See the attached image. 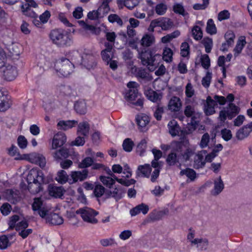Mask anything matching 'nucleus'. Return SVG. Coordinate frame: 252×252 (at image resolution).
Segmentation results:
<instances>
[{
	"instance_id": "nucleus-1",
	"label": "nucleus",
	"mask_w": 252,
	"mask_h": 252,
	"mask_svg": "<svg viewBox=\"0 0 252 252\" xmlns=\"http://www.w3.org/2000/svg\"><path fill=\"white\" fill-rule=\"evenodd\" d=\"M34 215H38L46 220V222L52 225H60L63 223V218L56 213L49 214L50 208L44 204L41 198H35L32 204Z\"/></svg>"
},
{
	"instance_id": "nucleus-2",
	"label": "nucleus",
	"mask_w": 252,
	"mask_h": 252,
	"mask_svg": "<svg viewBox=\"0 0 252 252\" xmlns=\"http://www.w3.org/2000/svg\"><path fill=\"white\" fill-rule=\"evenodd\" d=\"M49 37L52 43L59 47L70 46L73 43L69 34L63 29H57L51 31Z\"/></svg>"
},
{
	"instance_id": "nucleus-3",
	"label": "nucleus",
	"mask_w": 252,
	"mask_h": 252,
	"mask_svg": "<svg viewBox=\"0 0 252 252\" xmlns=\"http://www.w3.org/2000/svg\"><path fill=\"white\" fill-rule=\"evenodd\" d=\"M55 68L59 74L67 77L72 72L74 65L68 59L62 58L56 61Z\"/></svg>"
},
{
	"instance_id": "nucleus-4",
	"label": "nucleus",
	"mask_w": 252,
	"mask_h": 252,
	"mask_svg": "<svg viewBox=\"0 0 252 252\" xmlns=\"http://www.w3.org/2000/svg\"><path fill=\"white\" fill-rule=\"evenodd\" d=\"M76 213L81 215L85 222L91 224H96L98 222V220L95 217L98 214V212L92 208L88 207L80 208L76 211Z\"/></svg>"
},
{
	"instance_id": "nucleus-5",
	"label": "nucleus",
	"mask_w": 252,
	"mask_h": 252,
	"mask_svg": "<svg viewBox=\"0 0 252 252\" xmlns=\"http://www.w3.org/2000/svg\"><path fill=\"white\" fill-rule=\"evenodd\" d=\"M160 55L156 54L153 56L151 52H142L140 55V59L142 64L148 67L151 71L154 70L157 67V64L155 63L157 58H160Z\"/></svg>"
},
{
	"instance_id": "nucleus-6",
	"label": "nucleus",
	"mask_w": 252,
	"mask_h": 252,
	"mask_svg": "<svg viewBox=\"0 0 252 252\" xmlns=\"http://www.w3.org/2000/svg\"><path fill=\"white\" fill-rule=\"evenodd\" d=\"M174 144L175 147L174 150L177 153H180L178 154V158L182 162H187L189 160L190 158L194 155V150L189 148L182 152V148L183 144L182 143L180 142H175Z\"/></svg>"
},
{
	"instance_id": "nucleus-7",
	"label": "nucleus",
	"mask_w": 252,
	"mask_h": 252,
	"mask_svg": "<svg viewBox=\"0 0 252 252\" xmlns=\"http://www.w3.org/2000/svg\"><path fill=\"white\" fill-rule=\"evenodd\" d=\"M173 26V22L167 18L161 17L152 21V27H159L164 31L171 29Z\"/></svg>"
},
{
	"instance_id": "nucleus-8",
	"label": "nucleus",
	"mask_w": 252,
	"mask_h": 252,
	"mask_svg": "<svg viewBox=\"0 0 252 252\" xmlns=\"http://www.w3.org/2000/svg\"><path fill=\"white\" fill-rule=\"evenodd\" d=\"M27 181L28 183L32 182H44V175L42 171L37 168H32L29 172Z\"/></svg>"
},
{
	"instance_id": "nucleus-9",
	"label": "nucleus",
	"mask_w": 252,
	"mask_h": 252,
	"mask_svg": "<svg viewBox=\"0 0 252 252\" xmlns=\"http://www.w3.org/2000/svg\"><path fill=\"white\" fill-rule=\"evenodd\" d=\"M87 69H90L96 65V57L92 53H84L81 56V63Z\"/></svg>"
},
{
	"instance_id": "nucleus-10",
	"label": "nucleus",
	"mask_w": 252,
	"mask_h": 252,
	"mask_svg": "<svg viewBox=\"0 0 252 252\" xmlns=\"http://www.w3.org/2000/svg\"><path fill=\"white\" fill-rule=\"evenodd\" d=\"M139 85L136 82H129L127 84V87L129 90L126 94V96L129 101H133L138 96V87Z\"/></svg>"
},
{
	"instance_id": "nucleus-11",
	"label": "nucleus",
	"mask_w": 252,
	"mask_h": 252,
	"mask_svg": "<svg viewBox=\"0 0 252 252\" xmlns=\"http://www.w3.org/2000/svg\"><path fill=\"white\" fill-rule=\"evenodd\" d=\"M112 44L104 43L105 49L101 52L102 59L107 65L114 57V50L113 49Z\"/></svg>"
},
{
	"instance_id": "nucleus-12",
	"label": "nucleus",
	"mask_w": 252,
	"mask_h": 252,
	"mask_svg": "<svg viewBox=\"0 0 252 252\" xmlns=\"http://www.w3.org/2000/svg\"><path fill=\"white\" fill-rule=\"evenodd\" d=\"M206 151L203 150L198 152L195 155L193 162V167L194 168L198 169L205 166L206 162L204 158V155H206Z\"/></svg>"
},
{
	"instance_id": "nucleus-13",
	"label": "nucleus",
	"mask_w": 252,
	"mask_h": 252,
	"mask_svg": "<svg viewBox=\"0 0 252 252\" xmlns=\"http://www.w3.org/2000/svg\"><path fill=\"white\" fill-rule=\"evenodd\" d=\"M88 170L87 169H84L82 171H72L70 174L71 179L69 180V182L70 184H73L78 181L82 182L86 179L88 176Z\"/></svg>"
},
{
	"instance_id": "nucleus-14",
	"label": "nucleus",
	"mask_w": 252,
	"mask_h": 252,
	"mask_svg": "<svg viewBox=\"0 0 252 252\" xmlns=\"http://www.w3.org/2000/svg\"><path fill=\"white\" fill-rule=\"evenodd\" d=\"M29 160L32 163L38 165L41 168L45 166L46 162L45 158L41 154L33 153L29 155Z\"/></svg>"
},
{
	"instance_id": "nucleus-15",
	"label": "nucleus",
	"mask_w": 252,
	"mask_h": 252,
	"mask_svg": "<svg viewBox=\"0 0 252 252\" xmlns=\"http://www.w3.org/2000/svg\"><path fill=\"white\" fill-rule=\"evenodd\" d=\"M4 79L10 81L13 80L18 75V71L15 66L8 64L3 70Z\"/></svg>"
},
{
	"instance_id": "nucleus-16",
	"label": "nucleus",
	"mask_w": 252,
	"mask_h": 252,
	"mask_svg": "<svg viewBox=\"0 0 252 252\" xmlns=\"http://www.w3.org/2000/svg\"><path fill=\"white\" fill-rule=\"evenodd\" d=\"M66 141V137L64 133L63 132H58L54 136L52 148L53 149H56L58 148L61 147L63 146Z\"/></svg>"
},
{
	"instance_id": "nucleus-17",
	"label": "nucleus",
	"mask_w": 252,
	"mask_h": 252,
	"mask_svg": "<svg viewBox=\"0 0 252 252\" xmlns=\"http://www.w3.org/2000/svg\"><path fill=\"white\" fill-rule=\"evenodd\" d=\"M217 105V103H216V101L212 99L211 96H208L207 97L203 109L205 115L210 116L214 114L216 112L215 107Z\"/></svg>"
},
{
	"instance_id": "nucleus-18",
	"label": "nucleus",
	"mask_w": 252,
	"mask_h": 252,
	"mask_svg": "<svg viewBox=\"0 0 252 252\" xmlns=\"http://www.w3.org/2000/svg\"><path fill=\"white\" fill-rule=\"evenodd\" d=\"M182 106L181 99L177 96H172L169 100L168 104V108L171 112H178L180 111Z\"/></svg>"
},
{
	"instance_id": "nucleus-19",
	"label": "nucleus",
	"mask_w": 252,
	"mask_h": 252,
	"mask_svg": "<svg viewBox=\"0 0 252 252\" xmlns=\"http://www.w3.org/2000/svg\"><path fill=\"white\" fill-rule=\"evenodd\" d=\"M152 171V167L149 164H145L138 166L136 171L137 176L149 178Z\"/></svg>"
},
{
	"instance_id": "nucleus-20",
	"label": "nucleus",
	"mask_w": 252,
	"mask_h": 252,
	"mask_svg": "<svg viewBox=\"0 0 252 252\" xmlns=\"http://www.w3.org/2000/svg\"><path fill=\"white\" fill-rule=\"evenodd\" d=\"M151 167H152L155 168L151 174L150 179L151 181L154 183L159 177V173L161 169V165L160 164V162H158V160H155V159H154L151 162Z\"/></svg>"
},
{
	"instance_id": "nucleus-21",
	"label": "nucleus",
	"mask_w": 252,
	"mask_h": 252,
	"mask_svg": "<svg viewBox=\"0 0 252 252\" xmlns=\"http://www.w3.org/2000/svg\"><path fill=\"white\" fill-rule=\"evenodd\" d=\"M214 188L211 191L212 195L216 196L219 194L224 189V185L220 176L214 180Z\"/></svg>"
},
{
	"instance_id": "nucleus-22",
	"label": "nucleus",
	"mask_w": 252,
	"mask_h": 252,
	"mask_svg": "<svg viewBox=\"0 0 252 252\" xmlns=\"http://www.w3.org/2000/svg\"><path fill=\"white\" fill-rule=\"evenodd\" d=\"M252 131V129L248 124L243 126L237 131L236 137L238 140H243L247 137Z\"/></svg>"
},
{
	"instance_id": "nucleus-23",
	"label": "nucleus",
	"mask_w": 252,
	"mask_h": 252,
	"mask_svg": "<svg viewBox=\"0 0 252 252\" xmlns=\"http://www.w3.org/2000/svg\"><path fill=\"white\" fill-rule=\"evenodd\" d=\"M136 122L141 130L145 131L146 130V126L150 122V118L147 115L142 114L137 116Z\"/></svg>"
},
{
	"instance_id": "nucleus-24",
	"label": "nucleus",
	"mask_w": 252,
	"mask_h": 252,
	"mask_svg": "<svg viewBox=\"0 0 252 252\" xmlns=\"http://www.w3.org/2000/svg\"><path fill=\"white\" fill-rule=\"evenodd\" d=\"M149 210V208L148 205L141 203L131 209L130 214L131 216H135L141 212L145 215L148 213Z\"/></svg>"
},
{
	"instance_id": "nucleus-25",
	"label": "nucleus",
	"mask_w": 252,
	"mask_h": 252,
	"mask_svg": "<svg viewBox=\"0 0 252 252\" xmlns=\"http://www.w3.org/2000/svg\"><path fill=\"white\" fill-rule=\"evenodd\" d=\"M184 114L187 117H191V120L193 121H195L196 119H198L200 116V113L195 112L194 107L190 105H188L185 107Z\"/></svg>"
},
{
	"instance_id": "nucleus-26",
	"label": "nucleus",
	"mask_w": 252,
	"mask_h": 252,
	"mask_svg": "<svg viewBox=\"0 0 252 252\" xmlns=\"http://www.w3.org/2000/svg\"><path fill=\"white\" fill-rule=\"evenodd\" d=\"M8 96L0 90V111H5L10 107Z\"/></svg>"
},
{
	"instance_id": "nucleus-27",
	"label": "nucleus",
	"mask_w": 252,
	"mask_h": 252,
	"mask_svg": "<svg viewBox=\"0 0 252 252\" xmlns=\"http://www.w3.org/2000/svg\"><path fill=\"white\" fill-rule=\"evenodd\" d=\"M239 108L232 103H230L226 108L225 110L227 113V117L231 120L239 113Z\"/></svg>"
},
{
	"instance_id": "nucleus-28",
	"label": "nucleus",
	"mask_w": 252,
	"mask_h": 252,
	"mask_svg": "<svg viewBox=\"0 0 252 252\" xmlns=\"http://www.w3.org/2000/svg\"><path fill=\"white\" fill-rule=\"evenodd\" d=\"M78 124V122L75 120H69V121H60L58 123V126L59 127V129L66 130L69 128L73 127Z\"/></svg>"
},
{
	"instance_id": "nucleus-29",
	"label": "nucleus",
	"mask_w": 252,
	"mask_h": 252,
	"mask_svg": "<svg viewBox=\"0 0 252 252\" xmlns=\"http://www.w3.org/2000/svg\"><path fill=\"white\" fill-rule=\"evenodd\" d=\"M169 133L172 136L177 135L180 131V127L178 123L175 120L170 121L168 124Z\"/></svg>"
},
{
	"instance_id": "nucleus-30",
	"label": "nucleus",
	"mask_w": 252,
	"mask_h": 252,
	"mask_svg": "<svg viewBox=\"0 0 252 252\" xmlns=\"http://www.w3.org/2000/svg\"><path fill=\"white\" fill-rule=\"evenodd\" d=\"M246 44V41L245 37L244 36H240L237 42L235 48L234 49V56L235 57H237L242 52Z\"/></svg>"
},
{
	"instance_id": "nucleus-31",
	"label": "nucleus",
	"mask_w": 252,
	"mask_h": 252,
	"mask_svg": "<svg viewBox=\"0 0 252 252\" xmlns=\"http://www.w3.org/2000/svg\"><path fill=\"white\" fill-rule=\"evenodd\" d=\"M141 45L143 47H149L155 42L154 36L152 34H144L141 41Z\"/></svg>"
},
{
	"instance_id": "nucleus-32",
	"label": "nucleus",
	"mask_w": 252,
	"mask_h": 252,
	"mask_svg": "<svg viewBox=\"0 0 252 252\" xmlns=\"http://www.w3.org/2000/svg\"><path fill=\"white\" fill-rule=\"evenodd\" d=\"M64 191L62 187L52 186L50 187L49 189V194L55 198H61Z\"/></svg>"
},
{
	"instance_id": "nucleus-33",
	"label": "nucleus",
	"mask_w": 252,
	"mask_h": 252,
	"mask_svg": "<svg viewBox=\"0 0 252 252\" xmlns=\"http://www.w3.org/2000/svg\"><path fill=\"white\" fill-rule=\"evenodd\" d=\"M89 130L90 126L87 122H83L78 125L77 130L78 135H83L84 137L88 136Z\"/></svg>"
},
{
	"instance_id": "nucleus-34",
	"label": "nucleus",
	"mask_w": 252,
	"mask_h": 252,
	"mask_svg": "<svg viewBox=\"0 0 252 252\" xmlns=\"http://www.w3.org/2000/svg\"><path fill=\"white\" fill-rule=\"evenodd\" d=\"M78 23L79 26L83 29L85 30L90 31L92 33L98 34L100 32L99 28H96L93 25H88L83 20L78 21Z\"/></svg>"
},
{
	"instance_id": "nucleus-35",
	"label": "nucleus",
	"mask_w": 252,
	"mask_h": 252,
	"mask_svg": "<svg viewBox=\"0 0 252 252\" xmlns=\"http://www.w3.org/2000/svg\"><path fill=\"white\" fill-rule=\"evenodd\" d=\"M53 156L54 159L59 161L63 158H66L69 156L68 151L67 149L62 148L59 150L56 151L53 154Z\"/></svg>"
},
{
	"instance_id": "nucleus-36",
	"label": "nucleus",
	"mask_w": 252,
	"mask_h": 252,
	"mask_svg": "<svg viewBox=\"0 0 252 252\" xmlns=\"http://www.w3.org/2000/svg\"><path fill=\"white\" fill-rule=\"evenodd\" d=\"M180 176L186 175L190 182L194 181L196 178V172L191 168H187L182 169L180 172Z\"/></svg>"
},
{
	"instance_id": "nucleus-37",
	"label": "nucleus",
	"mask_w": 252,
	"mask_h": 252,
	"mask_svg": "<svg viewBox=\"0 0 252 252\" xmlns=\"http://www.w3.org/2000/svg\"><path fill=\"white\" fill-rule=\"evenodd\" d=\"M44 182H32L28 183V189L29 191L32 194L38 193L42 189L41 185Z\"/></svg>"
},
{
	"instance_id": "nucleus-38",
	"label": "nucleus",
	"mask_w": 252,
	"mask_h": 252,
	"mask_svg": "<svg viewBox=\"0 0 252 252\" xmlns=\"http://www.w3.org/2000/svg\"><path fill=\"white\" fill-rule=\"evenodd\" d=\"M180 159L178 158V155L174 152H171L168 154L166 159L167 164L170 166H174L179 162Z\"/></svg>"
},
{
	"instance_id": "nucleus-39",
	"label": "nucleus",
	"mask_w": 252,
	"mask_h": 252,
	"mask_svg": "<svg viewBox=\"0 0 252 252\" xmlns=\"http://www.w3.org/2000/svg\"><path fill=\"white\" fill-rule=\"evenodd\" d=\"M10 55L12 57H17L21 53V46L17 43H13L8 47Z\"/></svg>"
},
{
	"instance_id": "nucleus-40",
	"label": "nucleus",
	"mask_w": 252,
	"mask_h": 252,
	"mask_svg": "<svg viewBox=\"0 0 252 252\" xmlns=\"http://www.w3.org/2000/svg\"><path fill=\"white\" fill-rule=\"evenodd\" d=\"M124 191L121 189L115 188L113 190L106 192L108 197H114L116 200H118L122 198Z\"/></svg>"
},
{
	"instance_id": "nucleus-41",
	"label": "nucleus",
	"mask_w": 252,
	"mask_h": 252,
	"mask_svg": "<svg viewBox=\"0 0 252 252\" xmlns=\"http://www.w3.org/2000/svg\"><path fill=\"white\" fill-rule=\"evenodd\" d=\"M192 245H197V247H200L201 249H206L208 246V241L207 239L196 238L192 241Z\"/></svg>"
},
{
	"instance_id": "nucleus-42",
	"label": "nucleus",
	"mask_w": 252,
	"mask_h": 252,
	"mask_svg": "<svg viewBox=\"0 0 252 252\" xmlns=\"http://www.w3.org/2000/svg\"><path fill=\"white\" fill-rule=\"evenodd\" d=\"M117 3L119 5L124 4L129 9H132L138 4L137 0H118Z\"/></svg>"
},
{
	"instance_id": "nucleus-43",
	"label": "nucleus",
	"mask_w": 252,
	"mask_h": 252,
	"mask_svg": "<svg viewBox=\"0 0 252 252\" xmlns=\"http://www.w3.org/2000/svg\"><path fill=\"white\" fill-rule=\"evenodd\" d=\"M74 108L76 111L80 114H84L87 112L86 104L83 101H77L74 104Z\"/></svg>"
},
{
	"instance_id": "nucleus-44",
	"label": "nucleus",
	"mask_w": 252,
	"mask_h": 252,
	"mask_svg": "<svg viewBox=\"0 0 252 252\" xmlns=\"http://www.w3.org/2000/svg\"><path fill=\"white\" fill-rule=\"evenodd\" d=\"M206 32L211 35L217 33V28L212 19H209L208 20L206 26Z\"/></svg>"
},
{
	"instance_id": "nucleus-45",
	"label": "nucleus",
	"mask_w": 252,
	"mask_h": 252,
	"mask_svg": "<svg viewBox=\"0 0 252 252\" xmlns=\"http://www.w3.org/2000/svg\"><path fill=\"white\" fill-rule=\"evenodd\" d=\"M202 43L205 47L206 52L210 53L213 44L212 39L208 37H204L202 41Z\"/></svg>"
},
{
	"instance_id": "nucleus-46",
	"label": "nucleus",
	"mask_w": 252,
	"mask_h": 252,
	"mask_svg": "<svg viewBox=\"0 0 252 252\" xmlns=\"http://www.w3.org/2000/svg\"><path fill=\"white\" fill-rule=\"evenodd\" d=\"M56 180L61 184H64L68 180V176L64 170H61L58 173Z\"/></svg>"
},
{
	"instance_id": "nucleus-47",
	"label": "nucleus",
	"mask_w": 252,
	"mask_h": 252,
	"mask_svg": "<svg viewBox=\"0 0 252 252\" xmlns=\"http://www.w3.org/2000/svg\"><path fill=\"white\" fill-rule=\"evenodd\" d=\"M199 122L198 119H196L195 121L191 120L190 123H188L186 128L185 132L187 134L192 133L196 129V125Z\"/></svg>"
},
{
	"instance_id": "nucleus-48",
	"label": "nucleus",
	"mask_w": 252,
	"mask_h": 252,
	"mask_svg": "<svg viewBox=\"0 0 252 252\" xmlns=\"http://www.w3.org/2000/svg\"><path fill=\"white\" fill-rule=\"evenodd\" d=\"M97 10L99 14H100V15L101 17H103L104 15L107 14L110 10L109 4L107 3L106 2H103L102 1V3L97 9Z\"/></svg>"
},
{
	"instance_id": "nucleus-49",
	"label": "nucleus",
	"mask_w": 252,
	"mask_h": 252,
	"mask_svg": "<svg viewBox=\"0 0 252 252\" xmlns=\"http://www.w3.org/2000/svg\"><path fill=\"white\" fill-rule=\"evenodd\" d=\"M192 34L194 39L200 40L202 38L203 33L201 28L198 26H195L192 29Z\"/></svg>"
},
{
	"instance_id": "nucleus-50",
	"label": "nucleus",
	"mask_w": 252,
	"mask_h": 252,
	"mask_svg": "<svg viewBox=\"0 0 252 252\" xmlns=\"http://www.w3.org/2000/svg\"><path fill=\"white\" fill-rule=\"evenodd\" d=\"M146 148L147 141L145 139H142L137 146L136 152L140 156H142L145 152Z\"/></svg>"
},
{
	"instance_id": "nucleus-51",
	"label": "nucleus",
	"mask_w": 252,
	"mask_h": 252,
	"mask_svg": "<svg viewBox=\"0 0 252 252\" xmlns=\"http://www.w3.org/2000/svg\"><path fill=\"white\" fill-rule=\"evenodd\" d=\"M134 146V143L130 138H126L123 142V149L126 152H130L132 151Z\"/></svg>"
},
{
	"instance_id": "nucleus-52",
	"label": "nucleus",
	"mask_w": 252,
	"mask_h": 252,
	"mask_svg": "<svg viewBox=\"0 0 252 252\" xmlns=\"http://www.w3.org/2000/svg\"><path fill=\"white\" fill-rule=\"evenodd\" d=\"M173 52L169 48H165L163 52V60L167 63H170L172 61Z\"/></svg>"
},
{
	"instance_id": "nucleus-53",
	"label": "nucleus",
	"mask_w": 252,
	"mask_h": 252,
	"mask_svg": "<svg viewBox=\"0 0 252 252\" xmlns=\"http://www.w3.org/2000/svg\"><path fill=\"white\" fill-rule=\"evenodd\" d=\"M11 245V243L8 241L7 236L3 235L0 236V249H6L7 247Z\"/></svg>"
},
{
	"instance_id": "nucleus-54",
	"label": "nucleus",
	"mask_w": 252,
	"mask_h": 252,
	"mask_svg": "<svg viewBox=\"0 0 252 252\" xmlns=\"http://www.w3.org/2000/svg\"><path fill=\"white\" fill-rule=\"evenodd\" d=\"M212 74L211 72L208 71L207 72L205 76H204L201 81L202 86L207 88L209 87L211 79H212Z\"/></svg>"
},
{
	"instance_id": "nucleus-55",
	"label": "nucleus",
	"mask_w": 252,
	"mask_h": 252,
	"mask_svg": "<svg viewBox=\"0 0 252 252\" xmlns=\"http://www.w3.org/2000/svg\"><path fill=\"white\" fill-rule=\"evenodd\" d=\"M93 163L94 159L92 158L87 157L79 164L78 166L79 168H85L92 165Z\"/></svg>"
},
{
	"instance_id": "nucleus-56",
	"label": "nucleus",
	"mask_w": 252,
	"mask_h": 252,
	"mask_svg": "<svg viewBox=\"0 0 252 252\" xmlns=\"http://www.w3.org/2000/svg\"><path fill=\"white\" fill-rule=\"evenodd\" d=\"M105 37L107 40V42H104V43L112 44V47L114 45V42L116 38V34L115 32H106L105 34Z\"/></svg>"
},
{
	"instance_id": "nucleus-57",
	"label": "nucleus",
	"mask_w": 252,
	"mask_h": 252,
	"mask_svg": "<svg viewBox=\"0 0 252 252\" xmlns=\"http://www.w3.org/2000/svg\"><path fill=\"white\" fill-rule=\"evenodd\" d=\"M136 76L143 79H147L148 80L150 79L149 74L144 69L138 68L136 69Z\"/></svg>"
},
{
	"instance_id": "nucleus-58",
	"label": "nucleus",
	"mask_w": 252,
	"mask_h": 252,
	"mask_svg": "<svg viewBox=\"0 0 252 252\" xmlns=\"http://www.w3.org/2000/svg\"><path fill=\"white\" fill-rule=\"evenodd\" d=\"M210 136L208 133H204L201 139L199 146L201 148H205L208 146V143L210 141Z\"/></svg>"
},
{
	"instance_id": "nucleus-59",
	"label": "nucleus",
	"mask_w": 252,
	"mask_h": 252,
	"mask_svg": "<svg viewBox=\"0 0 252 252\" xmlns=\"http://www.w3.org/2000/svg\"><path fill=\"white\" fill-rule=\"evenodd\" d=\"M146 95L149 99L153 102H156L160 99L159 94L152 90L148 91Z\"/></svg>"
},
{
	"instance_id": "nucleus-60",
	"label": "nucleus",
	"mask_w": 252,
	"mask_h": 252,
	"mask_svg": "<svg viewBox=\"0 0 252 252\" xmlns=\"http://www.w3.org/2000/svg\"><path fill=\"white\" fill-rule=\"evenodd\" d=\"M100 180L104 185L109 188L115 183L114 180L110 177L101 176L100 177Z\"/></svg>"
},
{
	"instance_id": "nucleus-61",
	"label": "nucleus",
	"mask_w": 252,
	"mask_h": 252,
	"mask_svg": "<svg viewBox=\"0 0 252 252\" xmlns=\"http://www.w3.org/2000/svg\"><path fill=\"white\" fill-rule=\"evenodd\" d=\"M108 21L112 23L116 22L119 26H122L123 22L120 17L117 14H112L108 17Z\"/></svg>"
},
{
	"instance_id": "nucleus-62",
	"label": "nucleus",
	"mask_w": 252,
	"mask_h": 252,
	"mask_svg": "<svg viewBox=\"0 0 252 252\" xmlns=\"http://www.w3.org/2000/svg\"><path fill=\"white\" fill-rule=\"evenodd\" d=\"M105 192V188L101 185H97L95 186L94 193L97 197H101Z\"/></svg>"
},
{
	"instance_id": "nucleus-63",
	"label": "nucleus",
	"mask_w": 252,
	"mask_h": 252,
	"mask_svg": "<svg viewBox=\"0 0 252 252\" xmlns=\"http://www.w3.org/2000/svg\"><path fill=\"white\" fill-rule=\"evenodd\" d=\"M189 44L184 42L182 43L181 46V54L184 57H186L189 55Z\"/></svg>"
},
{
	"instance_id": "nucleus-64",
	"label": "nucleus",
	"mask_w": 252,
	"mask_h": 252,
	"mask_svg": "<svg viewBox=\"0 0 252 252\" xmlns=\"http://www.w3.org/2000/svg\"><path fill=\"white\" fill-rule=\"evenodd\" d=\"M201 65L205 69H208L210 66V60L209 56L204 54L202 56L201 58Z\"/></svg>"
}]
</instances>
